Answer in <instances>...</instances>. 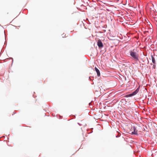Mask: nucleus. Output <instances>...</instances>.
<instances>
[{
  "label": "nucleus",
  "instance_id": "nucleus-1",
  "mask_svg": "<svg viewBox=\"0 0 157 157\" xmlns=\"http://www.w3.org/2000/svg\"><path fill=\"white\" fill-rule=\"evenodd\" d=\"M130 57L132 59L135 63L139 61V55L136 50L133 49L129 52Z\"/></svg>",
  "mask_w": 157,
  "mask_h": 157
},
{
  "label": "nucleus",
  "instance_id": "nucleus-5",
  "mask_svg": "<svg viewBox=\"0 0 157 157\" xmlns=\"http://www.w3.org/2000/svg\"><path fill=\"white\" fill-rule=\"evenodd\" d=\"M98 45L99 48H101L103 47V44L101 40H98Z\"/></svg>",
  "mask_w": 157,
  "mask_h": 157
},
{
  "label": "nucleus",
  "instance_id": "nucleus-2",
  "mask_svg": "<svg viewBox=\"0 0 157 157\" xmlns=\"http://www.w3.org/2000/svg\"><path fill=\"white\" fill-rule=\"evenodd\" d=\"M139 89V87H138L135 91L132 93L131 94L126 95L125 96V97L127 98L131 97L136 95L138 92Z\"/></svg>",
  "mask_w": 157,
  "mask_h": 157
},
{
  "label": "nucleus",
  "instance_id": "nucleus-4",
  "mask_svg": "<svg viewBox=\"0 0 157 157\" xmlns=\"http://www.w3.org/2000/svg\"><path fill=\"white\" fill-rule=\"evenodd\" d=\"M133 131L132 132L131 134H134V135H138V132H137V130L136 129V128L135 127H133Z\"/></svg>",
  "mask_w": 157,
  "mask_h": 157
},
{
  "label": "nucleus",
  "instance_id": "nucleus-6",
  "mask_svg": "<svg viewBox=\"0 0 157 157\" xmlns=\"http://www.w3.org/2000/svg\"><path fill=\"white\" fill-rule=\"evenodd\" d=\"M95 70L97 74V75L98 76H100V71L96 67H95Z\"/></svg>",
  "mask_w": 157,
  "mask_h": 157
},
{
  "label": "nucleus",
  "instance_id": "nucleus-3",
  "mask_svg": "<svg viewBox=\"0 0 157 157\" xmlns=\"http://www.w3.org/2000/svg\"><path fill=\"white\" fill-rule=\"evenodd\" d=\"M139 89V87H138L135 91L132 93L131 94L126 95L125 96V97L127 98L131 97L136 95L138 92Z\"/></svg>",
  "mask_w": 157,
  "mask_h": 157
},
{
  "label": "nucleus",
  "instance_id": "nucleus-7",
  "mask_svg": "<svg viewBox=\"0 0 157 157\" xmlns=\"http://www.w3.org/2000/svg\"><path fill=\"white\" fill-rule=\"evenodd\" d=\"M151 58L153 63L154 64H155V61L154 58L153 56H151Z\"/></svg>",
  "mask_w": 157,
  "mask_h": 157
}]
</instances>
